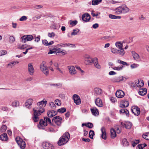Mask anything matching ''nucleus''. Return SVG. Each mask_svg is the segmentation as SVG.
I'll list each match as a JSON object with an SVG mask.
<instances>
[{"label":"nucleus","mask_w":149,"mask_h":149,"mask_svg":"<svg viewBox=\"0 0 149 149\" xmlns=\"http://www.w3.org/2000/svg\"><path fill=\"white\" fill-rule=\"evenodd\" d=\"M19 105V102L17 100H15L12 103L11 106L13 107H17Z\"/></svg>","instance_id":"obj_34"},{"label":"nucleus","mask_w":149,"mask_h":149,"mask_svg":"<svg viewBox=\"0 0 149 149\" xmlns=\"http://www.w3.org/2000/svg\"><path fill=\"white\" fill-rule=\"evenodd\" d=\"M126 78L125 77H116L113 79V81L115 82H120L122 81H125Z\"/></svg>","instance_id":"obj_22"},{"label":"nucleus","mask_w":149,"mask_h":149,"mask_svg":"<svg viewBox=\"0 0 149 149\" xmlns=\"http://www.w3.org/2000/svg\"><path fill=\"white\" fill-rule=\"evenodd\" d=\"M102 1V0H93L92 1V4L93 6L96 5L101 3Z\"/></svg>","instance_id":"obj_35"},{"label":"nucleus","mask_w":149,"mask_h":149,"mask_svg":"<svg viewBox=\"0 0 149 149\" xmlns=\"http://www.w3.org/2000/svg\"><path fill=\"white\" fill-rule=\"evenodd\" d=\"M95 102L96 105L98 107H102L103 106L102 101L99 98H97L95 100Z\"/></svg>","instance_id":"obj_19"},{"label":"nucleus","mask_w":149,"mask_h":149,"mask_svg":"<svg viewBox=\"0 0 149 149\" xmlns=\"http://www.w3.org/2000/svg\"><path fill=\"white\" fill-rule=\"evenodd\" d=\"M69 73L72 75H75L77 74V71L75 69V67L72 65L68 66Z\"/></svg>","instance_id":"obj_11"},{"label":"nucleus","mask_w":149,"mask_h":149,"mask_svg":"<svg viewBox=\"0 0 149 149\" xmlns=\"http://www.w3.org/2000/svg\"><path fill=\"white\" fill-rule=\"evenodd\" d=\"M86 127L89 128H91L93 127V124L91 123H88L86 124Z\"/></svg>","instance_id":"obj_63"},{"label":"nucleus","mask_w":149,"mask_h":149,"mask_svg":"<svg viewBox=\"0 0 149 149\" xmlns=\"http://www.w3.org/2000/svg\"><path fill=\"white\" fill-rule=\"evenodd\" d=\"M22 41L25 43L27 41H31L34 39V37L31 35H26L21 38Z\"/></svg>","instance_id":"obj_6"},{"label":"nucleus","mask_w":149,"mask_h":149,"mask_svg":"<svg viewBox=\"0 0 149 149\" xmlns=\"http://www.w3.org/2000/svg\"><path fill=\"white\" fill-rule=\"evenodd\" d=\"M56 48H54L53 50H50L48 52V54H51L53 53H55L57 52L56 50Z\"/></svg>","instance_id":"obj_61"},{"label":"nucleus","mask_w":149,"mask_h":149,"mask_svg":"<svg viewBox=\"0 0 149 149\" xmlns=\"http://www.w3.org/2000/svg\"><path fill=\"white\" fill-rule=\"evenodd\" d=\"M55 104L58 106H60L61 105V100L56 99L55 101Z\"/></svg>","instance_id":"obj_57"},{"label":"nucleus","mask_w":149,"mask_h":149,"mask_svg":"<svg viewBox=\"0 0 149 149\" xmlns=\"http://www.w3.org/2000/svg\"><path fill=\"white\" fill-rule=\"evenodd\" d=\"M111 137L112 138H114L116 136L115 130L113 129L111 130Z\"/></svg>","instance_id":"obj_36"},{"label":"nucleus","mask_w":149,"mask_h":149,"mask_svg":"<svg viewBox=\"0 0 149 149\" xmlns=\"http://www.w3.org/2000/svg\"><path fill=\"white\" fill-rule=\"evenodd\" d=\"M131 110L132 112L135 115L138 116L140 114V109L137 107H132V108Z\"/></svg>","instance_id":"obj_17"},{"label":"nucleus","mask_w":149,"mask_h":149,"mask_svg":"<svg viewBox=\"0 0 149 149\" xmlns=\"http://www.w3.org/2000/svg\"><path fill=\"white\" fill-rule=\"evenodd\" d=\"M62 120V119L61 117L58 116H56L53 118L52 121L58 126H60L61 124Z\"/></svg>","instance_id":"obj_8"},{"label":"nucleus","mask_w":149,"mask_h":149,"mask_svg":"<svg viewBox=\"0 0 149 149\" xmlns=\"http://www.w3.org/2000/svg\"><path fill=\"white\" fill-rule=\"evenodd\" d=\"M55 36V34L53 32H52L51 33H48V36L51 38H54Z\"/></svg>","instance_id":"obj_45"},{"label":"nucleus","mask_w":149,"mask_h":149,"mask_svg":"<svg viewBox=\"0 0 149 149\" xmlns=\"http://www.w3.org/2000/svg\"><path fill=\"white\" fill-rule=\"evenodd\" d=\"M66 109L65 108H62L61 109H59L57 110V111L58 112L61 113H63L66 111Z\"/></svg>","instance_id":"obj_46"},{"label":"nucleus","mask_w":149,"mask_h":149,"mask_svg":"<svg viewBox=\"0 0 149 149\" xmlns=\"http://www.w3.org/2000/svg\"><path fill=\"white\" fill-rule=\"evenodd\" d=\"M118 49L114 48H111V51L113 54H116L118 53Z\"/></svg>","instance_id":"obj_51"},{"label":"nucleus","mask_w":149,"mask_h":149,"mask_svg":"<svg viewBox=\"0 0 149 149\" xmlns=\"http://www.w3.org/2000/svg\"><path fill=\"white\" fill-rule=\"evenodd\" d=\"M116 95L118 98H122L124 97L125 93L124 92L120 90H117L116 93Z\"/></svg>","instance_id":"obj_16"},{"label":"nucleus","mask_w":149,"mask_h":149,"mask_svg":"<svg viewBox=\"0 0 149 149\" xmlns=\"http://www.w3.org/2000/svg\"><path fill=\"white\" fill-rule=\"evenodd\" d=\"M40 69L45 74L47 75L49 74V70L47 68L46 63L45 62L42 61L40 64Z\"/></svg>","instance_id":"obj_4"},{"label":"nucleus","mask_w":149,"mask_h":149,"mask_svg":"<svg viewBox=\"0 0 149 149\" xmlns=\"http://www.w3.org/2000/svg\"><path fill=\"white\" fill-rule=\"evenodd\" d=\"M27 19V17L25 16H23L21 17L19 19V20L20 21H26Z\"/></svg>","instance_id":"obj_56"},{"label":"nucleus","mask_w":149,"mask_h":149,"mask_svg":"<svg viewBox=\"0 0 149 149\" xmlns=\"http://www.w3.org/2000/svg\"><path fill=\"white\" fill-rule=\"evenodd\" d=\"M57 112L54 110L49 111L47 113V114L49 117H52L57 114Z\"/></svg>","instance_id":"obj_24"},{"label":"nucleus","mask_w":149,"mask_h":149,"mask_svg":"<svg viewBox=\"0 0 149 149\" xmlns=\"http://www.w3.org/2000/svg\"><path fill=\"white\" fill-rule=\"evenodd\" d=\"M117 61L119 63L123 65H127V64L126 62L122 61L120 60L119 59Z\"/></svg>","instance_id":"obj_50"},{"label":"nucleus","mask_w":149,"mask_h":149,"mask_svg":"<svg viewBox=\"0 0 149 149\" xmlns=\"http://www.w3.org/2000/svg\"><path fill=\"white\" fill-rule=\"evenodd\" d=\"M51 86H53L57 87L60 88L61 87L62 84H52L50 85Z\"/></svg>","instance_id":"obj_59"},{"label":"nucleus","mask_w":149,"mask_h":149,"mask_svg":"<svg viewBox=\"0 0 149 149\" xmlns=\"http://www.w3.org/2000/svg\"><path fill=\"white\" fill-rule=\"evenodd\" d=\"M44 120L46 122H47V123H49L50 124H52L51 122V120L49 118L47 117H45L44 118Z\"/></svg>","instance_id":"obj_49"},{"label":"nucleus","mask_w":149,"mask_h":149,"mask_svg":"<svg viewBox=\"0 0 149 149\" xmlns=\"http://www.w3.org/2000/svg\"><path fill=\"white\" fill-rule=\"evenodd\" d=\"M91 19V16L88 13H84L82 16V19L83 21L87 22L89 21Z\"/></svg>","instance_id":"obj_15"},{"label":"nucleus","mask_w":149,"mask_h":149,"mask_svg":"<svg viewBox=\"0 0 149 149\" xmlns=\"http://www.w3.org/2000/svg\"><path fill=\"white\" fill-rule=\"evenodd\" d=\"M122 144L124 146H127L129 145V142L126 139H124L122 141Z\"/></svg>","instance_id":"obj_40"},{"label":"nucleus","mask_w":149,"mask_h":149,"mask_svg":"<svg viewBox=\"0 0 149 149\" xmlns=\"http://www.w3.org/2000/svg\"><path fill=\"white\" fill-rule=\"evenodd\" d=\"M33 102V100L32 99L30 98L27 99L25 102V106L29 109H31Z\"/></svg>","instance_id":"obj_14"},{"label":"nucleus","mask_w":149,"mask_h":149,"mask_svg":"<svg viewBox=\"0 0 149 149\" xmlns=\"http://www.w3.org/2000/svg\"><path fill=\"white\" fill-rule=\"evenodd\" d=\"M94 60V58H90L85 59L84 62L86 65H89L90 63H93Z\"/></svg>","instance_id":"obj_33"},{"label":"nucleus","mask_w":149,"mask_h":149,"mask_svg":"<svg viewBox=\"0 0 149 149\" xmlns=\"http://www.w3.org/2000/svg\"><path fill=\"white\" fill-rule=\"evenodd\" d=\"M129 105V103L127 101H125L124 102L123 104H121L120 105V107H126Z\"/></svg>","instance_id":"obj_37"},{"label":"nucleus","mask_w":149,"mask_h":149,"mask_svg":"<svg viewBox=\"0 0 149 149\" xmlns=\"http://www.w3.org/2000/svg\"><path fill=\"white\" fill-rule=\"evenodd\" d=\"M101 39L103 40L109 41L111 40L112 39V38L110 36H105L102 37Z\"/></svg>","instance_id":"obj_43"},{"label":"nucleus","mask_w":149,"mask_h":149,"mask_svg":"<svg viewBox=\"0 0 149 149\" xmlns=\"http://www.w3.org/2000/svg\"><path fill=\"white\" fill-rule=\"evenodd\" d=\"M124 42V41L122 42H116L115 43V46L119 49L123 48V43Z\"/></svg>","instance_id":"obj_31"},{"label":"nucleus","mask_w":149,"mask_h":149,"mask_svg":"<svg viewBox=\"0 0 149 149\" xmlns=\"http://www.w3.org/2000/svg\"><path fill=\"white\" fill-rule=\"evenodd\" d=\"M34 41L36 42H38L40 40V36H38L36 37L35 38Z\"/></svg>","instance_id":"obj_62"},{"label":"nucleus","mask_w":149,"mask_h":149,"mask_svg":"<svg viewBox=\"0 0 149 149\" xmlns=\"http://www.w3.org/2000/svg\"><path fill=\"white\" fill-rule=\"evenodd\" d=\"M27 70L29 74L31 75H33L35 72V69L33 66V63H29L28 65Z\"/></svg>","instance_id":"obj_7"},{"label":"nucleus","mask_w":149,"mask_h":149,"mask_svg":"<svg viewBox=\"0 0 149 149\" xmlns=\"http://www.w3.org/2000/svg\"><path fill=\"white\" fill-rule=\"evenodd\" d=\"M95 67L98 69H100L101 68V66L99 64L98 59L96 57L94 58V60L93 62Z\"/></svg>","instance_id":"obj_20"},{"label":"nucleus","mask_w":149,"mask_h":149,"mask_svg":"<svg viewBox=\"0 0 149 149\" xmlns=\"http://www.w3.org/2000/svg\"><path fill=\"white\" fill-rule=\"evenodd\" d=\"M94 135V131L92 130H90L89 132V137L91 139H93V136Z\"/></svg>","instance_id":"obj_47"},{"label":"nucleus","mask_w":149,"mask_h":149,"mask_svg":"<svg viewBox=\"0 0 149 149\" xmlns=\"http://www.w3.org/2000/svg\"><path fill=\"white\" fill-rule=\"evenodd\" d=\"M47 102L45 99L38 102L37 104V106L33 109L34 111L33 120L34 122H38L39 119V116L43 113L45 109L44 108L45 107Z\"/></svg>","instance_id":"obj_1"},{"label":"nucleus","mask_w":149,"mask_h":149,"mask_svg":"<svg viewBox=\"0 0 149 149\" xmlns=\"http://www.w3.org/2000/svg\"><path fill=\"white\" fill-rule=\"evenodd\" d=\"M10 42V43H13L15 41L14 37L13 36H11L9 38Z\"/></svg>","instance_id":"obj_60"},{"label":"nucleus","mask_w":149,"mask_h":149,"mask_svg":"<svg viewBox=\"0 0 149 149\" xmlns=\"http://www.w3.org/2000/svg\"><path fill=\"white\" fill-rule=\"evenodd\" d=\"M43 6L42 5H36L33 6V8L36 9H39L42 8Z\"/></svg>","instance_id":"obj_52"},{"label":"nucleus","mask_w":149,"mask_h":149,"mask_svg":"<svg viewBox=\"0 0 149 149\" xmlns=\"http://www.w3.org/2000/svg\"><path fill=\"white\" fill-rule=\"evenodd\" d=\"M147 92V90L146 88L140 89L139 91V94L141 95H144L146 94Z\"/></svg>","instance_id":"obj_32"},{"label":"nucleus","mask_w":149,"mask_h":149,"mask_svg":"<svg viewBox=\"0 0 149 149\" xmlns=\"http://www.w3.org/2000/svg\"><path fill=\"white\" fill-rule=\"evenodd\" d=\"M118 53L117 54H118L119 55L121 56H123L124 55L125 52L124 49L123 48L118 49Z\"/></svg>","instance_id":"obj_38"},{"label":"nucleus","mask_w":149,"mask_h":149,"mask_svg":"<svg viewBox=\"0 0 149 149\" xmlns=\"http://www.w3.org/2000/svg\"><path fill=\"white\" fill-rule=\"evenodd\" d=\"M73 99L74 102L76 105H78L81 103V100L80 97L77 94H74L73 96Z\"/></svg>","instance_id":"obj_12"},{"label":"nucleus","mask_w":149,"mask_h":149,"mask_svg":"<svg viewBox=\"0 0 149 149\" xmlns=\"http://www.w3.org/2000/svg\"><path fill=\"white\" fill-rule=\"evenodd\" d=\"M8 139V137L6 133H3L0 136V139L2 141H6Z\"/></svg>","instance_id":"obj_28"},{"label":"nucleus","mask_w":149,"mask_h":149,"mask_svg":"<svg viewBox=\"0 0 149 149\" xmlns=\"http://www.w3.org/2000/svg\"><path fill=\"white\" fill-rule=\"evenodd\" d=\"M57 47H75V45L72 44H70L69 43H65V44H58L57 45Z\"/></svg>","instance_id":"obj_18"},{"label":"nucleus","mask_w":149,"mask_h":149,"mask_svg":"<svg viewBox=\"0 0 149 149\" xmlns=\"http://www.w3.org/2000/svg\"><path fill=\"white\" fill-rule=\"evenodd\" d=\"M110 100L112 103H114L117 101L116 98L114 97H110Z\"/></svg>","instance_id":"obj_58"},{"label":"nucleus","mask_w":149,"mask_h":149,"mask_svg":"<svg viewBox=\"0 0 149 149\" xmlns=\"http://www.w3.org/2000/svg\"><path fill=\"white\" fill-rule=\"evenodd\" d=\"M69 22L70 24L72 26H75L78 22L77 21V20H70Z\"/></svg>","instance_id":"obj_48"},{"label":"nucleus","mask_w":149,"mask_h":149,"mask_svg":"<svg viewBox=\"0 0 149 149\" xmlns=\"http://www.w3.org/2000/svg\"><path fill=\"white\" fill-rule=\"evenodd\" d=\"M47 122L43 119H41L39 122V125H38V127L39 129H45V127L47 125Z\"/></svg>","instance_id":"obj_13"},{"label":"nucleus","mask_w":149,"mask_h":149,"mask_svg":"<svg viewBox=\"0 0 149 149\" xmlns=\"http://www.w3.org/2000/svg\"><path fill=\"white\" fill-rule=\"evenodd\" d=\"M142 137L146 140H149V132H146L143 134L142 135Z\"/></svg>","instance_id":"obj_39"},{"label":"nucleus","mask_w":149,"mask_h":149,"mask_svg":"<svg viewBox=\"0 0 149 149\" xmlns=\"http://www.w3.org/2000/svg\"><path fill=\"white\" fill-rule=\"evenodd\" d=\"M91 110L93 115L96 116L99 115L98 111L96 107H93L91 109Z\"/></svg>","instance_id":"obj_25"},{"label":"nucleus","mask_w":149,"mask_h":149,"mask_svg":"<svg viewBox=\"0 0 149 149\" xmlns=\"http://www.w3.org/2000/svg\"><path fill=\"white\" fill-rule=\"evenodd\" d=\"M120 114H125L127 116H128L129 115V111L125 108L122 109L120 110Z\"/></svg>","instance_id":"obj_30"},{"label":"nucleus","mask_w":149,"mask_h":149,"mask_svg":"<svg viewBox=\"0 0 149 149\" xmlns=\"http://www.w3.org/2000/svg\"><path fill=\"white\" fill-rule=\"evenodd\" d=\"M139 66L138 64L136 63H133L130 65V67L132 69L136 68Z\"/></svg>","instance_id":"obj_54"},{"label":"nucleus","mask_w":149,"mask_h":149,"mask_svg":"<svg viewBox=\"0 0 149 149\" xmlns=\"http://www.w3.org/2000/svg\"><path fill=\"white\" fill-rule=\"evenodd\" d=\"M101 131L102 133L101 137L105 140L106 139L107 136L105 128L104 127H102L101 129Z\"/></svg>","instance_id":"obj_29"},{"label":"nucleus","mask_w":149,"mask_h":149,"mask_svg":"<svg viewBox=\"0 0 149 149\" xmlns=\"http://www.w3.org/2000/svg\"><path fill=\"white\" fill-rule=\"evenodd\" d=\"M56 50L57 51V52L60 53L62 54L63 55H65L67 54V52L65 50L61 49L60 48H56Z\"/></svg>","instance_id":"obj_26"},{"label":"nucleus","mask_w":149,"mask_h":149,"mask_svg":"<svg viewBox=\"0 0 149 149\" xmlns=\"http://www.w3.org/2000/svg\"><path fill=\"white\" fill-rule=\"evenodd\" d=\"M79 30L78 29H76L73 30V32L71 33L72 36H75L77 35V33L79 32Z\"/></svg>","instance_id":"obj_42"},{"label":"nucleus","mask_w":149,"mask_h":149,"mask_svg":"<svg viewBox=\"0 0 149 149\" xmlns=\"http://www.w3.org/2000/svg\"><path fill=\"white\" fill-rule=\"evenodd\" d=\"M123 67V66L121 65L118 67L114 66L113 67H112V68L113 70H114L119 71L122 69Z\"/></svg>","instance_id":"obj_44"},{"label":"nucleus","mask_w":149,"mask_h":149,"mask_svg":"<svg viewBox=\"0 0 149 149\" xmlns=\"http://www.w3.org/2000/svg\"><path fill=\"white\" fill-rule=\"evenodd\" d=\"M121 125L122 126L125 127L126 129H130L132 126V123L130 122H127L125 123H121Z\"/></svg>","instance_id":"obj_21"},{"label":"nucleus","mask_w":149,"mask_h":149,"mask_svg":"<svg viewBox=\"0 0 149 149\" xmlns=\"http://www.w3.org/2000/svg\"><path fill=\"white\" fill-rule=\"evenodd\" d=\"M135 84L138 87H141L144 85L143 81L142 80L139 81V80H136L135 81Z\"/></svg>","instance_id":"obj_23"},{"label":"nucleus","mask_w":149,"mask_h":149,"mask_svg":"<svg viewBox=\"0 0 149 149\" xmlns=\"http://www.w3.org/2000/svg\"><path fill=\"white\" fill-rule=\"evenodd\" d=\"M70 136L68 132H65L59 139L58 142L59 146L63 145L66 144L69 140Z\"/></svg>","instance_id":"obj_3"},{"label":"nucleus","mask_w":149,"mask_h":149,"mask_svg":"<svg viewBox=\"0 0 149 149\" xmlns=\"http://www.w3.org/2000/svg\"><path fill=\"white\" fill-rule=\"evenodd\" d=\"M49 105L53 109H55L56 108V106L54 103L53 102H50L49 103Z\"/></svg>","instance_id":"obj_55"},{"label":"nucleus","mask_w":149,"mask_h":149,"mask_svg":"<svg viewBox=\"0 0 149 149\" xmlns=\"http://www.w3.org/2000/svg\"><path fill=\"white\" fill-rule=\"evenodd\" d=\"M7 52L6 50H2L0 51V56L6 54Z\"/></svg>","instance_id":"obj_53"},{"label":"nucleus","mask_w":149,"mask_h":149,"mask_svg":"<svg viewBox=\"0 0 149 149\" xmlns=\"http://www.w3.org/2000/svg\"><path fill=\"white\" fill-rule=\"evenodd\" d=\"M7 129V127L4 125H2L0 129V132L1 133L5 132Z\"/></svg>","instance_id":"obj_41"},{"label":"nucleus","mask_w":149,"mask_h":149,"mask_svg":"<svg viewBox=\"0 0 149 149\" xmlns=\"http://www.w3.org/2000/svg\"><path fill=\"white\" fill-rule=\"evenodd\" d=\"M18 48L20 49H25L26 48V45H22V46L19 45L18 46Z\"/></svg>","instance_id":"obj_64"},{"label":"nucleus","mask_w":149,"mask_h":149,"mask_svg":"<svg viewBox=\"0 0 149 149\" xmlns=\"http://www.w3.org/2000/svg\"><path fill=\"white\" fill-rule=\"evenodd\" d=\"M130 11V9L125 4L118 7L114 10L115 14L116 15L127 14Z\"/></svg>","instance_id":"obj_2"},{"label":"nucleus","mask_w":149,"mask_h":149,"mask_svg":"<svg viewBox=\"0 0 149 149\" xmlns=\"http://www.w3.org/2000/svg\"><path fill=\"white\" fill-rule=\"evenodd\" d=\"M16 141L21 149H24L26 146V143L24 141L19 137H17L15 139Z\"/></svg>","instance_id":"obj_5"},{"label":"nucleus","mask_w":149,"mask_h":149,"mask_svg":"<svg viewBox=\"0 0 149 149\" xmlns=\"http://www.w3.org/2000/svg\"><path fill=\"white\" fill-rule=\"evenodd\" d=\"M43 148L45 149H54V148L53 145L48 142H44L42 143Z\"/></svg>","instance_id":"obj_10"},{"label":"nucleus","mask_w":149,"mask_h":149,"mask_svg":"<svg viewBox=\"0 0 149 149\" xmlns=\"http://www.w3.org/2000/svg\"><path fill=\"white\" fill-rule=\"evenodd\" d=\"M132 55L134 60L137 62H139L141 61L140 56L139 55L134 51L131 52Z\"/></svg>","instance_id":"obj_9"},{"label":"nucleus","mask_w":149,"mask_h":149,"mask_svg":"<svg viewBox=\"0 0 149 149\" xmlns=\"http://www.w3.org/2000/svg\"><path fill=\"white\" fill-rule=\"evenodd\" d=\"M94 91L95 95H100L102 93V90L97 88H94Z\"/></svg>","instance_id":"obj_27"}]
</instances>
